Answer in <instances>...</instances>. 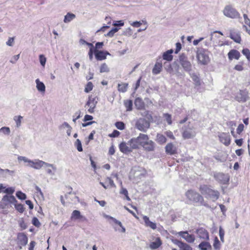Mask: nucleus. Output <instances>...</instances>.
Listing matches in <instances>:
<instances>
[{
    "mask_svg": "<svg viewBox=\"0 0 250 250\" xmlns=\"http://www.w3.org/2000/svg\"><path fill=\"white\" fill-rule=\"evenodd\" d=\"M39 60L41 64L44 67L46 62V58L44 57L43 55H40Z\"/></svg>",
    "mask_w": 250,
    "mask_h": 250,
    "instance_id": "obj_57",
    "label": "nucleus"
},
{
    "mask_svg": "<svg viewBox=\"0 0 250 250\" xmlns=\"http://www.w3.org/2000/svg\"><path fill=\"white\" fill-rule=\"evenodd\" d=\"M120 150L124 154L127 155L128 153L132 151L130 146L129 145L128 142L127 143L122 142L119 146Z\"/></svg>",
    "mask_w": 250,
    "mask_h": 250,
    "instance_id": "obj_16",
    "label": "nucleus"
},
{
    "mask_svg": "<svg viewBox=\"0 0 250 250\" xmlns=\"http://www.w3.org/2000/svg\"><path fill=\"white\" fill-rule=\"evenodd\" d=\"M20 161L23 160L25 162L27 163V166L32 167L35 169H40L43 165H45L47 167H51L53 169H55V167L53 166L52 165L49 164L45 163L43 161L39 160H35V161L29 160L26 157H18Z\"/></svg>",
    "mask_w": 250,
    "mask_h": 250,
    "instance_id": "obj_3",
    "label": "nucleus"
},
{
    "mask_svg": "<svg viewBox=\"0 0 250 250\" xmlns=\"http://www.w3.org/2000/svg\"><path fill=\"white\" fill-rule=\"evenodd\" d=\"M135 125L138 130L146 132L149 128L150 123L144 118H139L137 121Z\"/></svg>",
    "mask_w": 250,
    "mask_h": 250,
    "instance_id": "obj_8",
    "label": "nucleus"
},
{
    "mask_svg": "<svg viewBox=\"0 0 250 250\" xmlns=\"http://www.w3.org/2000/svg\"><path fill=\"white\" fill-rule=\"evenodd\" d=\"M17 202L15 197L13 195H5L3 196L1 200L0 201V208L4 209L11 206V204H14Z\"/></svg>",
    "mask_w": 250,
    "mask_h": 250,
    "instance_id": "obj_6",
    "label": "nucleus"
},
{
    "mask_svg": "<svg viewBox=\"0 0 250 250\" xmlns=\"http://www.w3.org/2000/svg\"><path fill=\"white\" fill-rule=\"evenodd\" d=\"M94 54L96 59L98 61H102L106 59V56L107 55H110L109 53L107 51L98 50H95Z\"/></svg>",
    "mask_w": 250,
    "mask_h": 250,
    "instance_id": "obj_21",
    "label": "nucleus"
},
{
    "mask_svg": "<svg viewBox=\"0 0 250 250\" xmlns=\"http://www.w3.org/2000/svg\"><path fill=\"white\" fill-rule=\"evenodd\" d=\"M105 182L108 184L111 187H115V185L113 180L110 177H107L105 179Z\"/></svg>",
    "mask_w": 250,
    "mask_h": 250,
    "instance_id": "obj_59",
    "label": "nucleus"
},
{
    "mask_svg": "<svg viewBox=\"0 0 250 250\" xmlns=\"http://www.w3.org/2000/svg\"><path fill=\"white\" fill-rule=\"evenodd\" d=\"M124 35L129 36L132 34L131 29L130 27L127 28L125 30L123 33Z\"/></svg>",
    "mask_w": 250,
    "mask_h": 250,
    "instance_id": "obj_63",
    "label": "nucleus"
},
{
    "mask_svg": "<svg viewBox=\"0 0 250 250\" xmlns=\"http://www.w3.org/2000/svg\"><path fill=\"white\" fill-rule=\"evenodd\" d=\"M14 205L15 208L18 211L21 213L24 212V208L23 205L21 204H15V203H14Z\"/></svg>",
    "mask_w": 250,
    "mask_h": 250,
    "instance_id": "obj_46",
    "label": "nucleus"
},
{
    "mask_svg": "<svg viewBox=\"0 0 250 250\" xmlns=\"http://www.w3.org/2000/svg\"><path fill=\"white\" fill-rule=\"evenodd\" d=\"M131 172L134 174V177L141 178L143 176H145L146 174V170L143 167H135L132 170Z\"/></svg>",
    "mask_w": 250,
    "mask_h": 250,
    "instance_id": "obj_15",
    "label": "nucleus"
},
{
    "mask_svg": "<svg viewBox=\"0 0 250 250\" xmlns=\"http://www.w3.org/2000/svg\"><path fill=\"white\" fill-rule=\"evenodd\" d=\"M163 117L165 118L168 125H170L172 124L171 116L170 114L168 113H164L163 114Z\"/></svg>",
    "mask_w": 250,
    "mask_h": 250,
    "instance_id": "obj_50",
    "label": "nucleus"
},
{
    "mask_svg": "<svg viewBox=\"0 0 250 250\" xmlns=\"http://www.w3.org/2000/svg\"><path fill=\"white\" fill-rule=\"evenodd\" d=\"M218 137L220 141L225 146H228L230 144V135L228 133H221L219 135Z\"/></svg>",
    "mask_w": 250,
    "mask_h": 250,
    "instance_id": "obj_18",
    "label": "nucleus"
},
{
    "mask_svg": "<svg viewBox=\"0 0 250 250\" xmlns=\"http://www.w3.org/2000/svg\"><path fill=\"white\" fill-rule=\"evenodd\" d=\"M164 67L167 72L171 74H174L173 65L172 66L169 62H165L164 63Z\"/></svg>",
    "mask_w": 250,
    "mask_h": 250,
    "instance_id": "obj_37",
    "label": "nucleus"
},
{
    "mask_svg": "<svg viewBox=\"0 0 250 250\" xmlns=\"http://www.w3.org/2000/svg\"><path fill=\"white\" fill-rule=\"evenodd\" d=\"M124 104L127 111H131L132 110L133 102L131 100L124 101Z\"/></svg>",
    "mask_w": 250,
    "mask_h": 250,
    "instance_id": "obj_38",
    "label": "nucleus"
},
{
    "mask_svg": "<svg viewBox=\"0 0 250 250\" xmlns=\"http://www.w3.org/2000/svg\"><path fill=\"white\" fill-rule=\"evenodd\" d=\"M179 62L184 70L188 72H190L192 70V65L190 62L188 60L187 56L184 54L180 55Z\"/></svg>",
    "mask_w": 250,
    "mask_h": 250,
    "instance_id": "obj_7",
    "label": "nucleus"
},
{
    "mask_svg": "<svg viewBox=\"0 0 250 250\" xmlns=\"http://www.w3.org/2000/svg\"><path fill=\"white\" fill-rule=\"evenodd\" d=\"M228 57L230 60L235 59L238 60L240 57V53L236 50H231L228 53Z\"/></svg>",
    "mask_w": 250,
    "mask_h": 250,
    "instance_id": "obj_29",
    "label": "nucleus"
},
{
    "mask_svg": "<svg viewBox=\"0 0 250 250\" xmlns=\"http://www.w3.org/2000/svg\"><path fill=\"white\" fill-rule=\"evenodd\" d=\"M120 193L121 194H123V195H125L126 200H127L128 201H130L131 199L128 196V193L126 188H124L122 187L120 191Z\"/></svg>",
    "mask_w": 250,
    "mask_h": 250,
    "instance_id": "obj_44",
    "label": "nucleus"
},
{
    "mask_svg": "<svg viewBox=\"0 0 250 250\" xmlns=\"http://www.w3.org/2000/svg\"><path fill=\"white\" fill-rule=\"evenodd\" d=\"M223 13L224 16L230 19L241 18L240 13L231 5H226L223 9Z\"/></svg>",
    "mask_w": 250,
    "mask_h": 250,
    "instance_id": "obj_4",
    "label": "nucleus"
},
{
    "mask_svg": "<svg viewBox=\"0 0 250 250\" xmlns=\"http://www.w3.org/2000/svg\"><path fill=\"white\" fill-rule=\"evenodd\" d=\"M116 127L120 130H123L125 127V124L122 122H117L115 123Z\"/></svg>",
    "mask_w": 250,
    "mask_h": 250,
    "instance_id": "obj_54",
    "label": "nucleus"
},
{
    "mask_svg": "<svg viewBox=\"0 0 250 250\" xmlns=\"http://www.w3.org/2000/svg\"><path fill=\"white\" fill-rule=\"evenodd\" d=\"M16 196L19 199L21 200H24L26 198L25 194L21 191H18L17 192Z\"/></svg>",
    "mask_w": 250,
    "mask_h": 250,
    "instance_id": "obj_56",
    "label": "nucleus"
},
{
    "mask_svg": "<svg viewBox=\"0 0 250 250\" xmlns=\"http://www.w3.org/2000/svg\"><path fill=\"white\" fill-rule=\"evenodd\" d=\"M93 87V85L91 82L87 83L84 88V92L86 93H89L91 91Z\"/></svg>",
    "mask_w": 250,
    "mask_h": 250,
    "instance_id": "obj_47",
    "label": "nucleus"
},
{
    "mask_svg": "<svg viewBox=\"0 0 250 250\" xmlns=\"http://www.w3.org/2000/svg\"><path fill=\"white\" fill-rule=\"evenodd\" d=\"M239 102H245L249 99V93L247 90H240V93L237 97Z\"/></svg>",
    "mask_w": 250,
    "mask_h": 250,
    "instance_id": "obj_23",
    "label": "nucleus"
},
{
    "mask_svg": "<svg viewBox=\"0 0 250 250\" xmlns=\"http://www.w3.org/2000/svg\"><path fill=\"white\" fill-rule=\"evenodd\" d=\"M23 117L21 116H15L14 117V120L16 123V126L19 128L21 125V120L22 119Z\"/></svg>",
    "mask_w": 250,
    "mask_h": 250,
    "instance_id": "obj_45",
    "label": "nucleus"
},
{
    "mask_svg": "<svg viewBox=\"0 0 250 250\" xmlns=\"http://www.w3.org/2000/svg\"><path fill=\"white\" fill-rule=\"evenodd\" d=\"M35 82L37 90L39 92L44 93L45 91V86L44 84L41 82L39 79H36Z\"/></svg>",
    "mask_w": 250,
    "mask_h": 250,
    "instance_id": "obj_31",
    "label": "nucleus"
},
{
    "mask_svg": "<svg viewBox=\"0 0 250 250\" xmlns=\"http://www.w3.org/2000/svg\"><path fill=\"white\" fill-rule=\"evenodd\" d=\"M143 219L146 227L149 228L153 230L156 229L157 225L155 223L151 221L148 217L146 215L143 216Z\"/></svg>",
    "mask_w": 250,
    "mask_h": 250,
    "instance_id": "obj_20",
    "label": "nucleus"
},
{
    "mask_svg": "<svg viewBox=\"0 0 250 250\" xmlns=\"http://www.w3.org/2000/svg\"><path fill=\"white\" fill-rule=\"evenodd\" d=\"M173 52V50L172 49L165 52L163 54V59L168 62L171 61L173 59V56L172 55Z\"/></svg>",
    "mask_w": 250,
    "mask_h": 250,
    "instance_id": "obj_27",
    "label": "nucleus"
},
{
    "mask_svg": "<svg viewBox=\"0 0 250 250\" xmlns=\"http://www.w3.org/2000/svg\"><path fill=\"white\" fill-rule=\"evenodd\" d=\"M198 247L201 250H208L211 249V246L208 242H202L199 245Z\"/></svg>",
    "mask_w": 250,
    "mask_h": 250,
    "instance_id": "obj_34",
    "label": "nucleus"
},
{
    "mask_svg": "<svg viewBox=\"0 0 250 250\" xmlns=\"http://www.w3.org/2000/svg\"><path fill=\"white\" fill-rule=\"evenodd\" d=\"M186 196L190 201L199 203L200 205L208 207V204L205 201L203 197L197 192L192 190H188L186 192Z\"/></svg>",
    "mask_w": 250,
    "mask_h": 250,
    "instance_id": "obj_2",
    "label": "nucleus"
},
{
    "mask_svg": "<svg viewBox=\"0 0 250 250\" xmlns=\"http://www.w3.org/2000/svg\"><path fill=\"white\" fill-rule=\"evenodd\" d=\"M179 234L188 243H193L195 240V237L193 234H190L187 231H180Z\"/></svg>",
    "mask_w": 250,
    "mask_h": 250,
    "instance_id": "obj_17",
    "label": "nucleus"
},
{
    "mask_svg": "<svg viewBox=\"0 0 250 250\" xmlns=\"http://www.w3.org/2000/svg\"><path fill=\"white\" fill-rule=\"evenodd\" d=\"M189 74L196 86H199L201 84L200 78L197 74L191 72L189 73Z\"/></svg>",
    "mask_w": 250,
    "mask_h": 250,
    "instance_id": "obj_36",
    "label": "nucleus"
},
{
    "mask_svg": "<svg viewBox=\"0 0 250 250\" xmlns=\"http://www.w3.org/2000/svg\"><path fill=\"white\" fill-rule=\"evenodd\" d=\"M156 145L152 140L149 138L142 146L144 150L147 152H153L155 150Z\"/></svg>",
    "mask_w": 250,
    "mask_h": 250,
    "instance_id": "obj_13",
    "label": "nucleus"
},
{
    "mask_svg": "<svg viewBox=\"0 0 250 250\" xmlns=\"http://www.w3.org/2000/svg\"><path fill=\"white\" fill-rule=\"evenodd\" d=\"M119 29L120 28L118 27H113L111 29V30L110 31H109L106 34H105V36L111 38L114 36L115 33L117 32Z\"/></svg>",
    "mask_w": 250,
    "mask_h": 250,
    "instance_id": "obj_40",
    "label": "nucleus"
},
{
    "mask_svg": "<svg viewBox=\"0 0 250 250\" xmlns=\"http://www.w3.org/2000/svg\"><path fill=\"white\" fill-rule=\"evenodd\" d=\"M173 68L174 70V74H176L177 76H182V74L179 71V65L177 62H174L173 63Z\"/></svg>",
    "mask_w": 250,
    "mask_h": 250,
    "instance_id": "obj_42",
    "label": "nucleus"
},
{
    "mask_svg": "<svg viewBox=\"0 0 250 250\" xmlns=\"http://www.w3.org/2000/svg\"><path fill=\"white\" fill-rule=\"evenodd\" d=\"M14 42V38L10 37L9 38L8 40L6 42V44L8 46H12L13 45Z\"/></svg>",
    "mask_w": 250,
    "mask_h": 250,
    "instance_id": "obj_64",
    "label": "nucleus"
},
{
    "mask_svg": "<svg viewBox=\"0 0 250 250\" xmlns=\"http://www.w3.org/2000/svg\"><path fill=\"white\" fill-rule=\"evenodd\" d=\"M104 46L103 42H98L95 44V47H94V52L95 50H98V49H102L103 46Z\"/></svg>",
    "mask_w": 250,
    "mask_h": 250,
    "instance_id": "obj_60",
    "label": "nucleus"
},
{
    "mask_svg": "<svg viewBox=\"0 0 250 250\" xmlns=\"http://www.w3.org/2000/svg\"><path fill=\"white\" fill-rule=\"evenodd\" d=\"M19 58H20V54L15 55L10 60V62L13 64H14L19 59Z\"/></svg>",
    "mask_w": 250,
    "mask_h": 250,
    "instance_id": "obj_61",
    "label": "nucleus"
},
{
    "mask_svg": "<svg viewBox=\"0 0 250 250\" xmlns=\"http://www.w3.org/2000/svg\"><path fill=\"white\" fill-rule=\"evenodd\" d=\"M109 71V69L107 65V64L105 63H103L100 67V72L104 73V72H108Z\"/></svg>",
    "mask_w": 250,
    "mask_h": 250,
    "instance_id": "obj_48",
    "label": "nucleus"
},
{
    "mask_svg": "<svg viewBox=\"0 0 250 250\" xmlns=\"http://www.w3.org/2000/svg\"><path fill=\"white\" fill-rule=\"evenodd\" d=\"M71 219H78L83 218V216L81 215L80 211L74 210L71 214Z\"/></svg>",
    "mask_w": 250,
    "mask_h": 250,
    "instance_id": "obj_39",
    "label": "nucleus"
},
{
    "mask_svg": "<svg viewBox=\"0 0 250 250\" xmlns=\"http://www.w3.org/2000/svg\"><path fill=\"white\" fill-rule=\"evenodd\" d=\"M97 104V101L96 98H93L91 96H89L88 100L85 104V107L87 106L89 108L88 109V112L89 113H93L94 112L95 108Z\"/></svg>",
    "mask_w": 250,
    "mask_h": 250,
    "instance_id": "obj_11",
    "label": "nucleus"
},
{
    "mask_svg": "<svg viewBox=\"0 0 250 250\" xmlns=\"http://www.w3.org/2000/svg\"><path fill=\"white\" fill-rule=\"evenodd\" d=\"M110 218L113 220V221L114 222L115 224L118 225V226H119L121 229L120 230H119L120 231H121V232H123V233H124L125 232V229L123 226L122 225V223L117 220V219L111 217Z\"/></svg>",
    "mask_w": 250,
    "mask_h": 250,
    "instance_id": "obj_43",
    "label": "nucleus"
},
{
    "mask_svg": "<svg viewBox=\"0 0 250 250\" xmlns=\"http://www.w3.org/2000/svg\"><path fill=\"white\" fill-rule=\"evenodd\" d=\"M81 111L80 110H78L76 112L74 115L73 116V122L74 123H76V120L79 119L81 117Z\"/></svg>",
    "mask_w": 250,
    "mask_h": 250,
    "instance_id": "obj_52",
    "label": "nucleus"
},
{
    "mask_svg": "<svg viewBox=\"0 0 250 250\" xmlns=\"http://www.w3.org/2000/svg\"><path fill=\"white\" fill-rule=\"evenodd\" d=\"M132 150L137 149L139 147L140 145L135 138H133L128 141Z\"/></svg>",
    "mask_w": 250,
    "mask_h": 250,
    "instance_id": "obj_33",
    "label": "nucleus"
},
{
    "mask_svg": "<svg viewBox=\"0 0 250 250\" xmlns=\"http://www.w3.org/2000/svg\"><path fill=\"white\" fill-rule=\"evenodd\" d=\"M76 18V15L73 13L68 12L64 16L63 21L65 23H68Z\"/></svg>",
    "mask_w": 250,
    "mask_h": 250,
    "instance_id": "obj_35",
    "label": "nucleus"
},
{
    "mask_svg": "<svg viewBox=\"0 0 250 250\" xmlns=\"http://www.w3.org/2000/svg\"><path fill=\"white\" fill-rule=\"evenodd\" d=\"M32 223L34 226L37 228H39L41 225L39 219L36 217L33 218Z\"/></svg>",
    "mask_w": 250,
    "mask_h": 250,
    "instance_id": "obj_55",
    "label": "nucleus"
},
{
    "mask_svg": "<svg viewBox=\"0 0 250 250\" xmlns=\"http://www.w3.org/2000/svg\"><path fill=\"white\" fill-rule=\"evenodd\" d=\"M135 138L136 139L140 146H143L149 138L147 135L140 133L137 137Z\"/></svg>",
    "mask_w": 250,
    "mask_h": 250,
    "instance_id": "obj_24",
    "label": "nucleus"
},
{
    "mask_svg": "<svg viewBox=\"0 0 250 250\" xmlns=\"http://www.w3.org/2000/svg\"><path fill=\"white\" fill-rule=\"evenodd\" d=\"M182 136L185 139L193 138L196 136V132L192 125H186L182 128Z\"/></svg>",
    "mask_w": 250,
    "mask_h": 250,
    "instance_id": "obj_5",
    "label": "nucleus"
},
{
    "mask_svg": "<svg viewBox=\"0 0 250 250\" xmlns=\"http://www.w3.org/2000/svg\"><path fill=\"white\" fill-rule=\"evenodd\" d=\"M128 84L126 83H122L121 84H118V90L120 92L124 93L127 91Z\"/></svg>",
    "mask_w": 250,
    "mask_h": 250,
    "instance_id": "obj_41",
    "label": "nucleus"
},
{
    "mask_svg": "<svg viewBox=\"0 0 250 250\" xmlns=\"http://www.w3.org/2000/svg\"><path fill=\"white\" fill-rule=\"evenodd\" d=\"M19 224L21 229H25L27 227V226L23 218H21L19 220Z\"/></svg>",
    "mask_w": 250,
    "mask_h": 250,
    "instance_id": "obj_53",
    "label": "nucleus"
},
{
    "mask_svg": "<svg viewBox=\"0 0 250 250\" xmlns=\"http://www.w3.org/2000/svg\"><path fill=\"white\" fill-rule=\"evenodd\" d=\"M199 191L208 200L214 202L219 198L220 193L218 190L211 188L210 186L203 185L200 186Z\"/></svg>",
    "mask_w": 250,
    "mask_h": 250,
    "instance_id": "obj_1",
    "label": "nucleus"
},
{
    "mask_svg": "<svg viewBox=\"0 0 250 250\" xmlns=\"http://www.w3.org/2000/svg\"><path fill=\"white\" fill-rule=\"evenodd\" d=\"M162 244V242L160 237H157L155 241L150 243L149 247L152 250L157 249L159 248Z\"/></svg>",
    "mask_w": 250,
    "mask_h": 250,
    "instance_id": "obj_28",
    "label": "nucleus"
},
{
    "mask_svg": "<svg viewBox=\"0 0 250 250\" xmlns=\"http://www.w3.org/2000/svg\"><path fill=\"white\" fill-rule=\"evenodd\" d=\"M242 53L246 56V58L250 62V51L248 48H244Z\"/></svg>",
    "mask_w": 250,
    "mask_h": 250,
    "instance_id": "obj_49",
    "label": "nucleus"
},
{
    "mask_svg": "<svg viewBox=\"0 0 250 250\" xmlns=\"http://www.w3.org/2000/svg\"><path fill=\"white\" fill-rule=\"evenodd\" d=\"M134 104L136 107L138 109H141L144 107V103L142 99L140 98H136Z\"/></svg>",
    "mask_w": 250,
    "mask_h": 250,
    "instance_id": "obj_32",
    "label": "nucleus"
},
{
    "mask_svg": "<svg viewBox=\"0 0 250 250\" xmlns=\"http://www.w3.org/2000/svg\"><path fill=\"white\" fill-rule=\"evenodd\" d=\"M163 63L162 60L161 56H159L156 60V62L154 65L153 68L152 69V72L154 75H157L159 74L162 69Z\"/></svg>",
    "mask_w": 250,
    "mask_h": 250,
    "instance_id": "obj_14",
    "label": "nucleus"
},
{
    "mask_svg": "<svg viewBox=\"0 0 250 250\" xmlns=\"http://www.w3.org/2000/svg\"><path fill=\"white\" fill-rule=\"evenodd\" d=\"M155 141L159 145H162L166 143L167 138L163 134L157 133L156 136Z\"/></svg>",
    "mask_w": 250,
    "mask_h": 250,
    "instance_id": "obj_30",
    "label": "nucleus"
},
{
    "mask_svg": "<svg viewBox=\"0 0 250 250\" xmlns=\"http://www.w3.org/2000/svg\"><path fill=\"white\" fill-rule=\"evenodd\" d=\"M0 132H1L5 135H9L10 133V128L6 126L2 127L0 128Z\"/></svg>",
    "mask_w": 250,
    "mask_h": 250,
    "instance_id": "obj_51",
    "label": "nucleus"
},
{
    "mask_svg": "<svg viewBox=\"0 0 250 250\" xmlns=\"http://www.w3.org/2000/svg\"><path fill=\"white\" fill-rule=\"evenodd\" d=\"M214 177L219 182L223 184H226L229 181V176L228 174L223 173H216L214 174Z\"/></svg>",
    "mask_w": 250,
    "mask_h": 250,
    "instance_id": "obj_12",
    "label": "nucleus"
},
{
    "mask_svg": "<svg viewBox=\"0 0 250 250\" xmlns=\"http://www.w3.org/2000/svg\"><path fill=\"white\" fill-rule=\"evenodd\" d=\"M75 146L77 147V149L79 151H82L83 150V147L81 144V142L79 139H77L75 142Z\"/></svg>",
    "mask_w": 250,
    "mask_h": 250,
    "instance_id": "obj_58",
    "label": "nucleus"
},
{
    "mask_svg": "<svg viewBox=\"0 0 250 250\" xmlns=\"http://www.w3.org/2000/svg\"><path fill=\"white\" fill-rule=\"evenodd\" d=\"M165 149L166 152L169 155H174L176 153V148L172 143L167 144L165 147Z\"/></svg>",
    "mask_w": 250,
    "mask_h": 250,
    "instance_id": "obj_25",
    "label": "nucleus"
},
{
    "mask_svg": "<svg viewBox=\"0 0 250 250\" xmlns=\"http://www.w3.org/2000/svg\"><path fill=\"white\" fill-rule=\"evenodd\" d=\"M197 233L199 238L204 240L209 239V234L208 231L204 228H201L197 230Z\"/></svg>",
    "mask_w": 250,
    "mask_h": 250,
    "instance_id": "obj_19",
    "label": "nucleus"
},
{
    "mask_svg": "<svg viewBox=\"0 0 250 250\" xmlns=\"http://www.w3.org/2000/svg\"><path fill=\"white\" fill-rule=\"evenodd\" d=\"M173 242L180 248V250H192V248L189 245L181 241L175 240Z\"/></svg>",
    "mask_w": 250,
    "mask_h": 250,
    "instance_id": "obj_22",
    "label": "nucleus"
},
{
    "mask_svg": "<svg viewBox=\"0 0 250 250\" xmlns=\"http://www.w3.org/2000/svg\"><path fill=\"white\" fill-rule=\"evenodd\" d=\"M2 192L9 194H12L14 192V189L12 188H5V190H2Z\"/></svg>",
    "mask_w": 250,
    "mask_h": 250,
    "instance_id": "obj_62",
    "label": "nucleus"
},
{
    "mask_svg": "<svg viewBox=\"0 0 250 250\" xmlns=\"http://www.w3.org/2000/svg\"><path fill=\"white\" fill-rule=\"evenodd\" d=\"M197 58L199 62L202 64H207L209 62V58L204 49L197 50Z\"/></svg>",
    "mask_w": 250,
    "mask_h": 250,
    "instance_id": "obj_9",
    "label": "nucleus"
},
{
    "mask_svg": "<svg viewBox=\"0 0 250 250\" xmlns=\"http://www.w3.org/2000/svg\"><path fill=\"white\" fill-rule=\"evenodd\" d=\"M17 243L20 249L25 246L28 243V237L23 232H19L17 234Z\"/></svg>",
    "mask_w": 250,
    "mask_h": 250,
    "instance_id": "obj_10",
    "label": "nucleus"
},
{
    "mask_svg": "<svg viewBox=\"0 0 250 250\" xmlns=\"http://www.w3.org/2000/svg\"><path fill=\"white\" fill-rule=\"evenodd\" d=\"M232 40L237 43H240L241 39L239 32L231 30L229 36Z\"/></svg>",
    "mask_w": 250,
    "mask_h": 250,
    "instance_id": "obj_26",
    "label": "nucleus"
}]
</instances>
